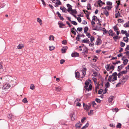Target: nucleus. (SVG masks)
<instances>
[{"label":"nucleus","mask_w":129,"mask_h":129,"mask_svg":"<svg viewBox=\"0 0 129 129\" xmlns=\"http://www.w3.org/2000/svg\"><path fill=\"white\" fill-rule=\"evenodd\" d=\"M71 56L73 57H76L78 56L79 55V53L76 52H73L71 54Z\"/></svg>","instance_id":"obj_4"},{"label":"nucleus","mask_w":129,"mask_h":129,"mask_svg":"<svg viewBox=\"0 0 129 129\" xmlns=\"http://www.w3.org/2000/svg\"><path fill=\"white\" fill-rule=\"evenodd\" d=\"M93 110H90V112H88V114L89 115H90L91 114H92V112L93 111Z\"/></svg>","instance_id":"obj_45"},{"label":"nucleus","mask_w":129,"mask_h":129,"mask_svg":"<svg viewBox=\"0 0 129 129\" xmlns=\"http://www.w3.org/2000/svg\"><path fill=\"white\" fill-rule=\"evenodd\" d=\"M80 34L78 35H77V36L76 37V40L77 41H79L80 40Z\"/></svg>","instance_id":"obj_36"},{"label":"nucleus","mask_w":129,"mask_h":129,"mask_svg":"<svg viewBox=\"0 0 129 129\" xmlns=\"http://www.w3.org/2000/svg\"><path fill=\"white\" fill-rule=\"evenodd\" d=\"M89 42V41L87 38H85L82 41V42L83 43H88Z\"/></svg>","instance_id":"obj_9"},{"label":"nucleus","mask_w":129,"mask_h":129,"mask_svg":"<svg viewBox=\"0 0 129 129\" xmlns=\"http://www.w3.org/2000/svg\"><path fill=\"white\" fill-rule=\"evenodd\" d=\"M98 3L100 6H102L103 5V2L101 0H99L98 2Z\"/></svg>","instance_id":"obj_20"},{"label":"nucleus","mask_w":129,"mask_h":129,"mask_svg":"<svg viewBox=\"0 0 129 129\" xmlns=\"http://www.w3.org/2000/svg\"><path fill=\"white\" fill-rule=\"evenodd\" d=\"M65 61L64 59H61L60 60V63L61 64H63Z\"/></svg>","instance_id":"obj_63"},{"label":"nucleus","mask_w":129,"mask_h":129,"mask_svg":"<svg viewBox=\"0 0 129 129\" xmlns=\"http://www.w3.org/2000/svg\"><path fill=\"white\" fill-rule=\"evenodd\" d=\"M77 19L78 21L79 22H80L81 21V18L80 17H78L77 18Z\"/></svg>","instance_id":"obj_59"},{"label":"nucleus","mask_w":129,"mask_h":129,"mask_svg":"<svg viewBox=\"0 0 129 129\" xmlns=\"http://www.w3.org/2000/svg\"><path fill=\"white\" fill-rule=\"evenodd\" d=\"M102 41L101 39L98 38L97 39V40L96 42V44L97 45H100Z\"/></svg>","instance_id":"obj_6"},{"label":"nucleus","mask_w":129,"mask_h":129,"mask_svg":"<svg viewBox=\"0 0 129 129\" xmlns=\"http://www.w3.org/2000/svg\"><path fill=\"white\" fill-rule=\"evenodd\" d=\"M107 4L109 6H111L112 5V3L110 2H107Z\"/></svg>","instance_id":"obj_52"},{"label":"nucleus","mask_w":129,"mask_h":129,"mask_svg":"<svg viewBox=\"0 0 129 129\" xmlns=\"http://www.w3.org/2000/svg\"><path fill=\"white\" fill-rule=\"evenodd\" d=\"M56 90L57 91H59L61 89V87L60 86H58V87H55Z\"/></svg>","instance_id":"obj_21"},{"label":"nucleus","mask_w":129,"mask_h":129,"mask_svg":"<svg viewBox=\"0 0 129 129\" xmlns=\"http://www.w3.org/2000/svg\"><path fill=\"white\" fill-rule=\"evenodd\" d=\"M127 80V79L125 77H123L119 80V82H122V84H123L125 83Z\"/></svg>","instance_id":"obj_5"},{"label":"nucleus","mask_w":129,"mask_h":129,"mask_svg":"<svg viewBox=\"0 0 129 129\" xmlns=\"http://www.w3.org/2000/svg\"><path fill=\"white\" fill-rule=\"evenodd\" d=\"M120 15V13H119V11L118 12V13L115 14V18H117Z\"/></svg>","instance_id":"obj_38"},{"label":"nucleus","mask_w":129,"mask_h":129,"mask_svg":"<svg viewBox=\"0 0 129 129\" xmlns=\"http://www.w3.org/2000/svg\"><path fill=\"white\" fill-rule=\"evenodd\" d=\"M96 18L97 19H98L97 18V17L95 16L94 15L92 17V20H93L94 21H95Z\"/></svg>","instance_id":"obj_60"},{"label":"nucleus","mask_w":129,"mask_h":129,"mask_svg":"<svg viewBox=\"0 0 129 129\" xmlns=\"http://www.w3.org/2000/svg\"><path fill=\"white\" fill-rule=\"evenodd\" d=\"M75 76L76 78H79L80 77V73L79 72H75Z\"/></svg>","instance_id":"obj_15"},{"label":"nucleus","mask_w":129,"mask_h":129,"mask_svg":"<svg viewBox=\"0 0 129 129\" xmlns=\"http://www.w3.org/2000/svg\"><path fill=\"white\" fill-rule=\"evenodd\" d=\"M71 12L72 13H74L75 14H76L77 13V11L75 9H72Z\"/></svg>","instance_id":"obj_49"},{"label":"nucleus","mask_w":129,"mask_h":129,"mask_svg":"<svg viewBox=\"0 0 129 129\" xmlns=\"http://www.w3.org/2000/svg\"><path fill=\"white\" fill-rule=\"evenodd\" d=\"M92 104L93 107H94L95 105H96V103L95 102V101H94L92 102Z\"/></svg>","instance_id":"obj_64"},{"label":"nucleus","mask_w":129,"mask_h":129,"mask_svg":"<svg viewBox=\"0 0 129 129\" xmlns=\"http://www.w3.org/2000/svg\"><path fill=\"white\" fill-rule=\"evenodd\" d=\"M116 127L117 128H121V124L119 123H118L116 126Z\"/></svg>","instance_id":"obj_30"},{"label":"nucleus","mask_w":129,"mask_h":129,"mask_svg":"<svg viewBox=\"0 0 129 129\" xmlns=\"http://www.w3.org/2000/svg\"><path fill=\"white\" fill-rule=\"evenodd\" d=\"M124 41L126 43L128 41V38L127 37H123Z\"/></svg>","instance_id":"obj_23"},{"label":"nucleus","mask_w":129,"mask_h":129,"mask_svg":"<svg viewBox=\"0 0 129 129\" xmlns=\"http://www.w3.org/2000/svg\"><path fill=\"white\" fill-rule=\"evenodd\" d=\"M93 29L94 30H96L98 31L102 30L101 29H100V27H98V26H96L95 28H93Z\"/></svg>","instance_id":"obj_22"},{"label":"nucleus","mask_w":129,"mask_h":129,"mask_svg":"<svg viewBox=\"0 0 129 129\" xmlns=\"http://www.w3.org/2000/svg\"><path fill=\"white\" fill-rule=\"evenodd\" d=\"M6 79L7 80H8L9 82L11 83L13 81H14L15 80V82H16V80L17 78L15 76H13V77L10 76H6Z\"/></svg>","instance_id":"obj_1"},{"label":"nucleus","mask_w":129,"mask_h":129,"mask_svg":"<svg viewBox=\"0 0 129 129\" xmlns=\"http://www.w3.org/2000/svg\"><path fill=\"white\" fill-rule=\"evenodd\" d=\"M71 22L72 24H73L75 25H77V23L75 21H72Z\"/></svg>","instance_id":"obj_44"},{"label":"nucleus","mask_w":129,"mask_h":129,"mask_svg":"<svg viewBox=\"0 0 129 129\" xmlns=\"http://www.w3.org/2000/svg\"><path fill=\"white\" fill-rule=\"evenodd\" d=\"M67 43V41H66V40H63L62 41V43L63 44H64V45H65Z\"/></svg>","instance_id":"obj_55"},{"label":"nucleus","mask_w":129,"mask_h":129,"mask_svg":"<svg viewBox=\"0 0 129 129\" xmlns=\"http://www.w3.org/2000/svg\"><path fill=\"white\" fill-rule=\"evenodd\" d=\"M121 32L122 34H125L127 31L126 30H122L121 31Z\"/></svg>","instance_id":"obj_48"},{"label":"nucleus","mask_w":129,"mask_h":129,"mask_svg":"<svg viewBox=\"0 0 129 129\" xmlns=\"http://www.w3.org/2000/svg\"><path fill=\"white\" fill-rule=\"evenodd\" d=\"M14 80V81H13V82H12L11 83V84L13 86H15L17 84V83L16 82H16H15V80Z\"/></svg>","instance_id":"obj_40"},{"label":"nucleus","mask_w":129,"mask_h":129,"mask_svg":"<svg viewBox=\"0 0 129 129\" xmlns=\"http://www.w3.org/2000/svg\"><path fill=\"white\" fill-rule=\"evenodd\" d=\"M77 30L78 31H81L82 30V27H78L77 28Z\"/></svg>","instance_id":"obj_51"},{"label":"nucleus","mask_w":129,"mask_h":129,"mask_svg":"<svg viewBox=\"0 0 129 129\" xmlns=\"http://www.w3.org/2000/svg\"><path fill=\"white\" fill-rule=\"evenodd\" d=\"M23 47V45L22 44H19L18 46H17V48L18 49H22V47Z\"/></svg>","instance_id":"obj_26"},{"label":"nucleus","mask_w":129,"mask_h":129,"mask_svg":"<svg viewBox=\"0 0 129 129\" xmlns=\"http://www.w3.org/2000/svg\"><path fill=\"white\" fill-rule=\"evenodd\" d=\"M103 91V90L102 89H101L98 91V94H101Z\"/></svg>","instance_id":"obj_54"},{"label":"nucleus","mask_w":129,"mask_h":129,"mask_svg":"<svg viewBox=\"0 0 129 129\" xmlns=\"http://www.w3.org/2000/svg\"><path fill=\"white\" fill-rule=\"evenodd\" d=\"M86 34V35L88 37V38H89L91 37V35L90 34V33H85Z\"/></svg>","instance_id":"obj_32"},{"label":"nucleus","mask_w":129,"mask_h":129,"mask_svg":"<svg viewBox=\"0 0 129 129\" xmlns=\"http://www.w3.org/2000/svg\"><path fill=\"white\" fill-rule=\"evenodd\" d=\"M118 22L120 23H122L124 22V21L122 19H119L118 20Z\"/></svg>","instance_id":"obj_25"},{"label":"nucleus","mask_w":129,"mask_h":129,"mask_svg":"<svg viewBox=\"0 0 129 129\" xmlns=\"http://www.w3.org/2000/svg\"><path fill=\"white\" fill-rule=\"evenodd\" d=\"M113 28L114 29V31H118V27L117 26L115 25L113 27Z\"/></svg>","instance_id":"obj_35"},{"label":"nucleus","mask_w":129,"mask_h":129,"mask_svg":"<svg viewBox=\"0 0 129 129\" xmlns=\"http://www.w3.org/2000/svg\"><path fill=\"white\" fill-rule=\"evenodd\" d=\"M68 48V47L67 46L64 47H63L61 49V52L62 53H65L66 52V50Z\"/></svg>","instance_id":"obj_8"},{"label":"nucleus","mask_w":129,"mask_h":129,"mask_svg":"<svg viewBox=\"0 0 129 129\" xmlns=\"http://www.w3.org/2000/svg\"><path fill=\"white\" fill-rule=\"evenodd\" d=\"M90 38V40L91 42H92L94 40V38L92 36H91L90 38Z\"/></svg>","instance_id":"obj_47"},{"label":"nucleus","mask_w":129,"mask_h":129,"mask_svg":"<svg viewBox=\"0 0 129 129\" xmlns=\"http://www.w3.org/2000/svg\"><path fill=\"white\" fill-rule=\"evenodd\" d=\"M22 102L25 103H27V99L26 98H25L24 99L22 100Z\"/></svg>","instance_id":"obj_50"},{"label":"nucleus","mask_w":129,"mask_h":129,"mask_svg":"<svg viewBox=\"0 0 129 129\" xmlns=\"http://www.w3.org/2000/svg\"><path fill=\"white\" fill-rule=\"evenodd\" d=\"M123 63L124 65H126L127 63V62L128 61V60L126 58L125 59L123 60Z\"/></svg>","instance_id":"obj_19"},{"label":"nucleus","mask_w":129,"mask_h":129,"mask_svg":"<svg viewBox=\"0 0 129 129\" xmlns=\"http://www.w3.org/2000/svg\"><path fill=\"white\" fill-rule=\"evenodd\" d=\"M115 67L113 65L111 64V66L110 67V69L112 70V71L114 70V69Z\"/></svg>","instance_id":"obj_46"},{"label":"nucleus","mask_w":129,"mask_h":129,"mask_svg":"<svg viewBox=\"0 0 129 129\" xmlns=\"http://www.w3.org/2000/svg\"><path fill=\"white\" fill-rule=\"evenodd\" d=\"M88 50L87 48H85V49H83V52H82L83 54L84 57L87 56V54L88 53Z\"/></svg>","instance_id":"obj_3"},{"label":"nucleus","mask_w":129,"mask_h":129,"mask_svg":"<svg viewBox=\"0 0 129 129\" xmlns=\"http://www.w3.org/2000/svg\"><path fill=\"white\" fill-rule=\"evenodd\" d=\"M127 72V70H126L125 71H122V72H120L122 74H125Z\"/></svg>","instance_id":"obj_62"},{"label":"nucleus","mask_w":129,"mask_h":129,"mask_svg":"<svg viewBox=\"0 0 129 129\" xmlns=\"http://www.w3.org/2000/svg\"><path fill=\"white\" fill-rule=\"evenodd\" d=\"M83 106L84 109L87 111L89 109V107H88V105L85 104L84 103H83Z\"/></svg>","instance_id":"obj_11"},{"label":"nucleus","mask_w":129,"mask_h":129,"mask_svg":"<svg viewBox=\"0 0 129 129\" xmlns=\"http://www.w3.org/2000/svg\"><path fill=\"white\" fill-rule=\"evenodd\" d=\"M86 74V71H82V76L81 77L82 78H83V77L85 76Z\"/></svg>","instance_id":"obj_37"},{"label":"nucleus","mask_w":129,"mask_h":129,"mask_svg":"<svg viewBox=\"0 0 129 129\" xmlns=\"http://www.w3.org/2000/svg\"><path fill=\"white\" fill-rule=\"evenodd\" d=\"M92 72H93L92 75V76L95 77L97 75V73L96 72H94L93 70H92Z\"/></svg>","instance_id":"obj_24"},{"label":"nucleus","mask_w":129,"mask_h":129,"mask_svg":"<svg viewBox=\"0 0 129 129\" xmlns=\"http://www.w3.org/2000/svg\"><path fill=\"white\" fill-rule=\"evenodd\" d=\"M37 21L38 22H39V23L40 25H41L42 24V20L40 18H37Z\"/></svg>","instance_id":"obj_13"},{"label":"nucleus","mask_w":129,"mask_h":129,"mask_svg":"<svg viewBox=\"0 0 129 129\" xmlns=\"http://www.w3.org/2000/svg\"><path fill=\"white\" fill-rule=\"evenodd\" d=\"M57 2L55 4L56 6H55V7H57L58 6L57 5H61V3L59 0H56Z\"/></svg>","instance_id":"obj_10"},{"label":"nucleus","mask_w":129,"mask_h":129,"mask_svg":"<svg viewBox=\"0 0 129 129\" xmlns=\"http://www.w3.org/2000/svg\"><path fill=\"white\" fill-rule=\"evenodd\" d=\"M110 84L109 82H107L105 85V86L107 88H108L110 86Z\"/></svg>","instance_id":"obj_29"},{"label":"nucleus","mask_w":129,"mask_h":129,"mask_svg":"<svg viewBox=\"0 0 129 129\" xmlns=\"http://www.w3.org/2000/svg\"><path fill=\"white\" fill-rule=\"evenodd\" d=\"M120 46L122 47H123L125 45V43L122 42H120Z\"/></svg>","instance_id":"obj_42"},{"label":"nucleus","mask_w":129,"mask_h":129,"mask_svg":"<svg viewBox=\"0 0 129 129\" xmlns=\"http://www.w3.org/2000/svg\"><path fill=\"white\" fill-rule=\"evenodd\" d=\"M110 64H107L105 66V68H106V70L107 71H109L110 69Z\"/></svg>","instance_id":"obj_14"},{"label":"nucleus","mask_w":129,"mask_h":129,"mask_svg":"<svg viewBox=\"0 0 129 129\" xmlns=\"http://www.w3.org/2000/svg\"><path fill=\"white\" fill-rule=\"evenodd\" d=\"M98 20V21H99V22L97 23V24L98 25V27H100V29H101V24L100 23V21L99 20V19H97V20Z\"/></svg>","instance_id":"obj_28"},{"label":"nucleus","mask_w":129,"mask_h":129,"mask_svg":"<svg viewBox=\"0 0 129 129\" xmlns=\"http://www.w3.org/2000/svg\"><path fill=\"white\" fill-rule=\"evenodd\" d=\"M82 124L79 121L76 123L75 125L76 127L78 128H79L82 125Z\"/></svg>","instance_id":"obj_7"},{"label":"nucleus","mask_w":129,"mask_h":129,"mask_svg":"<svg viewBox=\"0 0 129 129\" xmlns=\"http://www.w3.org/2000/svg\"><path fill=\"white\" fill-rule=\"evenodd\" d=\"M60 9L62 10V12H66V9L64 7H61L60 8Z\"/></svg>","instance_id":"obj_16"},{"label":"nucleus","mask_w":129,"mask_h":129,"mask_svg":"<svg viewBox=\"0 0 129 129\" xmlns=\"http://www.w3.org/2000/svg\"><path fill=\"white\" fill-rule=\"evenodd\" d=\"M92 89V86L90 84V85H89L88 88H87V90L89 91Z\"/></svg>","instance_id":"obj_31"},{"label":"nucleus","mask_w":129,"mask_h":129,"mask_svg":"<svg viewBox=\"0 0 129 129\" xmlns=\"http://www.w3.org/2000/svg\"><path fill=\"white\" fill-rule=\"evenodd\" d=\"M104 13L106 16H107L109 15V13L106 10L104 11Z\"/></svg>","instance_id":"obj_34"},{"label":"nucleus","mask_w":129,"mask_h":129,"mask_svg":"<svg viewBox=\"0 0 129 129\" xmlns=\"http://www.w3.org/2000/svg\"><path fill=\"white\" fill-rule=\"evenodd\" d=\"M112 75L110 76H109L108 79V81H109L110 82H111L112 81Z\"/></svg>","instance_id":"obj_27"},{"label":"nucleus","mask_w":129,"mask_h":129,"mask_svg":"<svg viewBox=\"0 0 129 129\" xmlns=\"http://www.w3.org/2000/svg\"><path fill=\"white\" fill-rule=\"evenodd\" d=\"M88 28L87 27H85L84 28V33H85L87 32L88 31Z\"/></svg>","instance_id":"obj_33"},{"label":"nucleus","mask_w":129,"mask_h":129,"mask_svg":"<svg viewBox=\"0 0 129 129\" xmlns=\"http://www.w3.org/2000/svg\"><path fill=\"white\" fill-rule=\"evenodd\" d=\"M123 26L124 27H129V21L127 22L126 23L124 24Z\"/></svg>","instance_id":"obj_18"},{"label":"nucleus","mask_w":129,"mask_h":129,"mask_svg":"<svg viewBox=\"0 0 129 129\" xmlns=\"http://www.w3.org/2000/svg\"><path fill=\"white\" fill-rule=\"evenodd\" d=\"M35 88V86L34 85L31 84L30 86V89L32 90H33Z\"/></svg>","instance_id":"obj_53"},{"label":"nucleus","mask_w":129,"mask_h":129,"mask_svg":"<svg viewBox=\"0 0 129 129\" xmlns=\"http://www.w3.org/2000/svg\"><path fill=\"white\" fill-rule=\"evenodd\" d=\"M58 24L59 25V27L60 28H62V26H64L65 25L64 24L58 22Z\"/></svg>","instance_id":"obj_17"},{"label":"nucleus","mask_w":129,"mask_h":129,"mask_svg":"<svg viewBox=\"0 0 129 129\" xmlns=\"http://www.w3.org/2000/svg\"><path fill=\"white\" fill-rule=\"evenodd\" d=\"M13 116V115L12 114H9L8 116V118L9 119H11L12 118V116Z\"/></svg>","instance_id":"obj_61"},{"label":"nucleus","mask_w":129,"mask_h":129,"mask_svg":"<svg viewBox=\"0 0 129 129\" xmlns=\"http://www.w3.org/2000/svg\"><path fill=\"white\" fill-rule=\"evenodd\" d=\"M120 63V61H117V62H113L112 63L113 64L115 65V64H117L119 63Z\"/></svg>","instance_id":"obj_56"},{"label":"nucleus","mask_w":129,"mask_h":129,"mask_svg":"<svg viewBox=\"0 0 129 129\" xmlns=\"http://www.w3.org/2000/svg\"><path fill=\"white\" fill-rule=\"evenodd\" d=\"M72 7H69L68 8L67 11L68 12H70V11H71L72 10Z\"/></svg>","instance_id":"obj_58"},{"label":"nucleus","mask_w":129,"mask_h":129,"mask_svg":"<svg viewBox=\"0 0 129 129\" xmlns=\"http://www.w3.org/2000/svg\"><path fill=\"white\" fill-rule=\"evenodd\" d=\"M118 36H116L113 37V39L115 41H116V40L118 39Z\"/></svg>","instance_id":"obj_43"},{"label":"nucleus","mask_w":129,"mask_h":129,"mask_svg":"<svg viewBox=\"0 0 129 129\" xmlns=\"http://www.w3.org/2000/svg\"><path fill=\"white\" fill-rule=\"evenodd\" d=\"M54 48V47L53 46H49V49L50 51L53 50Z\"/></svg>","instance_id":"obj_41"},{"label":"nucleus","mask_w":129,"mask_h":129,"mask_svg":"<svg viewBox=\"0 0 129 129\" xmlns=\"http://www.w3.org/2000/svg\"><path fill=\"white\" fill-rule=\"evenodd\" d=\"M87 9L88 10H91V6H90V4H88L87 5Z\"/></svg>","instance_id":"obj_39"},{"label":"nucleus","mask_w":129,"mask_h":129,"mask_svg":"<svg viewBox=\"0 0 129 129\" xmlns=\"http://www.w3.org/2000/svg\"><path fill=\"white\" fill-rule=\"evenodd\" d=\"M95 100L97 102L99 103H100L101 102V100L100 99L98 98H96L95 99Z\"/></svg>","instance_id":"obj_57"},{"label":"nucleus","mask_w":129,"mask_h":129,"mask_svg":"<svg viewBox=\"0 0 129 129\" xmlns=\"http://www.w3.org/2000/svg\"><path fill=\"white\" fill-rule=\"evenodd\" d=\"M114 96H110L109 98V101L110 103H112L113 101Z\"/></svg>","instance_id":"obj_12"},{"label":"nucleus","mask_w":129,"mask_h":129,"mask_svg":"<svg viewBox=\"0 0 129 129\" xmlns=\"http://www.w3.org/2000/svg\"><path fill=\"white\" fill-rule=\"evenodd\" d=\"M10 84L9 83H6L3 87V89L6 90V89L9 88L11 86Z\"/></svg>","instance_id":"obj_2"}]
</instances>
